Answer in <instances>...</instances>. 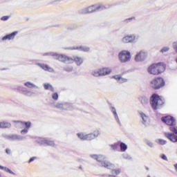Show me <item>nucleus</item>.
Wrapping results in <instances>:
<instances>
[{"mask_svg": "<svg viewBox=\"0 0 177 177\" xmlns=\"http://www.w3.org/2000/svg\"><path fill=\"white\" fill-rule=\"evenodd\" d=\"M113 147H117V145L115 144V145H113Z\"/></svg>", "mask_w": 177, "mask_h": 177, "instance_id": "42", "label": "nucleus"}, {"mask_svg": "<svg viewBox=\"0 0 177 177\" xmlns=\"http://www.w3.org/2000/svg\"><path fill=\"white\" fill-rule=\"evenodd\" d=\"M77 135L81 140H93V139H95V138H97V136L100 135V131H99V130H95L91 133L84 134L82 133H78Z\"/></svg>", "mask_w": 177, "mask_h": 177, "instance_id": "5", "label": "nucleus"}, {"mask_svg": "<svg viewBox=\"0 0 177 177\" xmlns=\"http://www.w3.org/2000/svg\"><path fill=\"white\" fill-rule=\"evenodd\" d=\"M169 130L171 132H174V133H176L177 135V127L176 126H171L169 127Z\"/></svg>", "mask_w": 177, "mask_h": 177, "instance_id": "24", "label": "nucleus"}, {"mask_svg": "<svg viewBox=\"0 0 177 177\" xmlns=\"http://www.w3.org/2000/svg\"><path fill=\"white\" fill-rule=\"evenodd\" d=\"M127 79H124L122 77H120V80H119L120 84H122V82H127Z\"/></svg>", "mask_w": 177, "mask_h": 177, "instance_id": "34", "label": "nucleus"}, {"mask_svg": "<svg viewBox=\"0 0 177 177\" xmlns=\"http://www.w3.org/2000/svg\"><path fill=\"white\" fill-rule=\"evenodd\" d=\"M44 87L46 91H51V92L55 91V88H53V86L50 84H44Z\"/></svg>", "mask_w": 177, "mask_h": 177, "instance_id": "18", "label": "nucleus"}, {"mask_svg": "<svg viewBox=\"0 0 177 177\" xmlns=\"http://www.w3.org/2000/svg\"><path fill=\"white\" fill-rule=\"evenodd\" d=\"M9 19V16H3L1 18V20H2V21H6V20Z\"/></svg>", "mask_w": 177, "mask_h": 177, "instance_id": "31", "label": "nucleus"}, {"mask_svg": "<svg viewBox=\"0 0 177 177\" xmlns=\"http://www.w3.org/2000/svg\"><path fill=\"white\" fill-rule=\"evenodd\" d=\"M165 136L171 140V142H174V143L177 142V136L173 133H165Z\"/></svg>", "mask_w": 177, "mask_h": 177, "instance_id": "8", "label": "nucleus"}, {"mask_svg": "<svg viewBox=\"0 0 177 177\" xmlns=\"http://www.w3.org/2000/svg\"><path fill=\"white\" fill-rule=\"evenodd\" d=\"M12 124L8 122H0V128L5 129V128H10Z\"/></svg>", "mask_w": 177, "mask_h": 177, "instance_id": "17", "label": "nucleus"}, {"mask_svg": "<svg viewBox=\"0 0 177 177\" xmlns=\"http://www.w3.org/2000/svg\"><path fill=\"white\" fill-rule=\"evenodd\" d=\"M92 75L94 77H100L101 76V75H100V70L98 69V70H95V71H93Z\"/></svg>", "mask_w": 177, "mask_h": 177, "instance_id": "22", "label": "nucleus"}, {"mask_svg": "<svg viewBox=\"0 0 177 177\" xmlns=\"http://www.w3.org/2000/svg\"><path fill=\"white\" fill-rule=\"evenodd\" d=\"M113 78H115V80H118V81H120L121 80V76L117 75L113 76Z\"/></svg>", "mask_w": 177, "mask_h": 177, "instance_id": "36", "label": "nucleus"}, {"mask_svg": "<svg viewBox=\"0 0 177 177\" xmlns=\"http://www.w3.org/2000/svg\"><path fill=\"white\" fill-rule=\"evenodd\" d=\"M161 120L162 122H165L166 125H169V127H175V125H176V120H175V118L171 115L162 117Z\"/></svg>", "mask_w": 177, "mask_h": 177, "instance_id": "6", "label": "nucleus"}, {"mask_svg": "<svg viewBox=\"0 0 177 177\" xmlns=\"http://www.w3.org/2000/svg\"><path fill=\"white\" fill-rule=\"evenodd\" d=\"M150 86L154 91H158V89L165 86V80L162 77H154L150 82Z\"/></svg>", "mask_w": 177, "mask_h": 177, "instance_id": "4", "label": "nucleus"}, {"mask_svg": "<svg viewBox=\"0 0 177 177\" xmlns=\"http://www.w3.org/2000/svg\"><path fill=\"white\" fill-rule=\"evenodd\" d=\"M0 177H1V174H0Z\"/></svg>", "mask_w": 177, "mask_h": 177, "instance_id": "45", "label": "nucleus"}, {"mask_svg": "<svg viewBox=\"0 0 177 177\" xmlns=\"http://www.w3.org/2000/svg\"><path fill=\"white\" fill-rule=\"evenodd\" d=\"M129 20H132V18H129Z\"/></svg>", "mask_w": 177, "mask_h": 177, "instance_id": "44", "label": "nucleus"}, {"mask_svg": "<svg viewBox=\"0 0 177 177\" xmlns=\"http://www.w3.org/2000/svg\"><path fill=\"white\" fill-rule=\"evenodd\" d=\"M76 49H80L81 50H83V52H89L90 50L89 47H80L77 48Z\"/></svg>", "mask_w": 177, "mask_h": 177, "instance_id": "25", "label": "nucleus"}, {"mask_svg": "<svg viewBox=\"0 0 177 177\" xmlns=\"http://www.w3.org/2000/svg\"><path fill=\"white\" fill-rule=\"evenodd\" d=\"M17 35V31L13 32L9 35H7L2 37V41H6V39H8L9 41L12 39H15V37Z\"/></svg>", "mask_w": 177, "mask_h": 177, "instance_id": "10", "label": "nucleus"}, {"mask_svg": "<svg viewBox=\"0 0 177 177\" xmlns=\"http://www.w3.org/2000/svg\"><path fill=\"white\" fill-rule=\"evenodd\" d=\"M160 158L162 160H165V161H168V158H167V156H165V154L160 155Z\"/></svg>", "mask_w": 177, "mask_h": 177, "instance_id": "30", "label": "nucleus"}, {"mask_svg": "<svg viewBox=\"0 0 177 177\" xmlns=\"http://www.w3.org/2000/svg\"><path fill=\"white\" fill-rule=\"evenodd\" d=\"M22 125V127H26V129H28L31 127V122H20L18 121Z\"/></svg>", "mask_w": 177, "mask_h": 177, "instance_id": "19", "label": "nucleus"}, {"mask_svg": "<svg viewBox=\"0 0 177 177\" xmlns=\"http://www.w3.org/2000/svg\"><path fill=\"white\" fill-rule=\"evenodd\" d=\"M39 67L45 71H53V69L45 64H39Z\"/></svg>", "mask_w": 177, "mask_h": 177, "instance_id": "16", "label": "nucleus"}, {"mask_svg": "<svg viewBox=\"0 0 177 177\" xmlns=\"http://www.w3.org/2000/svg\"><path fill=\"white\" fill-rule=\"evenodd\" d=\"M112 113L114 114L115 117H118L117 115V111H115V109L113 108Z\"/></svg>", "mask_w": 177, "mask_h": 177, "instance_id": "37", "label": "nucleus"}, {"mask_svg": "<svg viewBox=\"0 0 177 177\" xmlns=\"http://www.w3.org/2000/svg\"><path fill=\"white\" fill-rule=\"evenodd\" d=\"M135 59L136 62H142V60H145V59H146V53L142 51L140 52L136 55Z\"/></svg>", "mask_w": 177, "mask_h": 177, "instance_id": "12", "label": "nucleus"}, {"mask_svg": "<svg viewBox=\"0 0 177 177\" xmlns=\"http://www.w3.org/2000/svg\"><path fill=\"white\" fill-rule=\"evenodd\" d=\"M111 73V69L109 68H102L100 69V74L101 76L107 75Z\"/></svg>", "mask_w": 177, "mask_h": 177, "instance_id": "15", "label": "nucleus"}, {"mask_svg": "<svg viewBox=\"0 0 177 177\" xmlns=\"http://www.w3.org/2000/svg\"><path fill=\"white\" fill-rule=\"evenodd\" d=\"M52 97L54 99V100H57V99H59V95L57 93H54L52 95Z\"/></svg>", "mask_w": 177, "mask_h": 177, "instance_id": "28", "label": "nucleus"}, {"mask_svg": "<svg viewBox=\"0 0 177 177\" xmlns=\"http://www.w3.org/2000/svg\"><path fill=\"white\" fill-rule=\"evenodd\" d=\"M167 65L163 62L153 63L148 67L147 72L151 75H160L165 71Z\"/></svg>", "mask_w": 177, "mask_h": 177, "instance_id": "2", "label": "nucleus"}, {"mask_svg": "<svg viewBox=\"0 0 177 177\" xmlns=\"http://www.w3.org/2000/svg\"><path fill=\"white\" fill-rule=\"evenodd\" d=\"M135 41V36L130 35V36H126L122 39V42L124 44H129L131 42H133Z\"/></svg>", "mask_w": 177, "mask_h": 177, "instance_id": "13", "label": "nucleus"}, {"mask_svg": "<svg viewBox=\"0 0 177 177\" xmlns=\"http://www.w3.org/2000/svg\"><path fill=\"white\" fill-rule=\"evenodd\" d=\"M120 146V151H126L127 149H128V147L124 142H121Z\"/></svg>", "mask_w": 177, "mask_h": 177, "instance_id": "21", "label": "nucleus"}, {"mask_svg": "<svg viewBox=\"0 0 177 177\" xmlns=\"http://www.w3.org/2000/svg\"><path fill=\"white\" fill-rule=\"evenodd\" d=\"M158 142H159V145H162L167 144V141L166 140H161V139L158 140Z\"/></svg>", "mask_w": 177, "mask_h": 177, "instance_id": "29", "label": "nucleus"}, {"mask_svg": "<svg viewBox=\"0 0 177 177\" xmlns=\"http://www.w3.org/2000/svg\"><path fill=\"white\" fill-rule=\"evenodd\" d=\"M6 153L7 154H10V149H6Z\"/></svg>", "mask_w": 177, "mask_h": 177, "instance_id": "40", "label": "nucleus"}, {"mask_svg": "<svg viewBox=\"0 0 177 177\" xmlns=\"http://www.w3.org/2000/svg\"><path fill=\"white\" fill-rule=\"evenodd\" d=\"M174 48L175 49L176 52L177 53V42L174 44Z\"/></svg>", "mask_w": 177, "mask_h": 177, "instance_id": "39", "label": "nucleus"}, {"mask_svg": "<svg viewBox=\"0 0 177 177\" xmlns=\"http://www.w3.org/2000/svg\"><path fill=\"white\" fill-rule=\"evenodd\" d=\"M144 100H145V102H148V100H147V99H145Z\"/></svg>", "mask_w": 177, "mask_h": 177, "instance_id": "43", "label": "nucleus"}, {"mask_svg": "<svg viewBox=\"0 0 177 177\" xmlns=\"http://www.w3.org/2000/svg\"><path fill=\"white\" fill-rule=\"evenodd\" d=\"M98 9H100V6H91L84 10V13H93V12H96Z\"/></svg>", "mask_w": 177, "mask_h": 177, "instance_id": "11", "label": "nucleus"}, {"mask_svg": "<svg viewBox=\"0 0 177 177\" xmlns=\"http://www.w3.org/2000/svg\"><path fill=\"white\" fill-rule=\"evenodd\" d=\"M91 158H94V160H96V161H98L100 164L106 159L104 156L102 155H91Z\"/></svg>", "mask_w": 177, "mask_h": 177, "instance_id": "14", "label": "nucleus"}, {"mask_svg": "<svg viewBox=\"0 0 177 177\" xmlns=\"http://www.w3.org/2000/svg\"><path fill=\"white\" fill-rule=\"evenodd\" d=\"M112 173L114 174L115 175H120V174H121V169H113L112 170Z\"/></svg>", "mask_w": 177, "mask_h": 177, "instance_id": "27", "label": "nucleus"}, {"mask_svg": "<svg viewBox=\"0 0 177 177\" xmlns=\"http://www.w3.org/2000/svg\"><path fill=\"white\" fill-rule=\"evenodd\" d=\"M149 102L153 110H158V109H161V107H162L165 103L164 98L157 93H153L151 96Z\"/></svg>", "mask_w": 177, "mask_h": 177, "instance_id": "3", "label": "nucleus"}, {"mask_svg": "<svg viewBox=\"0 0 177 177\" xmlns=\"http://www.w3.org/2000/svg\"><path fill=\"white\" fill-rule=\"evenodd\" d=\"M0 169H3V171H5L6 172H8V174H10L11 175H15V172H13L12 170H10L9 168L8 167H5L3 166H1L0 165Z\"/></svg>", "mask_w": 177, "mask_h": 177, "instance_id": "20", "label": "nucleus"}, {"mask_svg": "<svg viewBox=\"0 0 177 177\" xmlns=\"http://www.w3.org/2000/svg\"><path fill=\"white\" fill-rule=\"evenodd\" d=\"M54 59L62 62V63H66L67 64H71L75 63L77 66H81L84 63V59L81 57L74 56L73 58L64 55L54 54Z\"/></svg>", "mask_w": 177, "mask_h": 177, "instance_id": "1", "label": "nucleus"}, {"mask_svg": "<svg viewBox=\"0 0 177 177\" xmlns=\"http://www.w3.org/2000/svg\"><path fill=\"white\" fill-rule=\"evenodd\" d=\"M174 167H175L176 171H177V163L176 165H174Z\"/></svg>", "mask_w": 177, "mask_h": 177, "instance_id": "41", "label": "nucleus"}, {"mask_svg": "<svg viewBox=\"0 0 177 177\" xmlns=\"http://www.w3.org/2000/svg\"><path fill=\"white\" fill-rule=\"evenodd\" d=\"M25 86H27L28 88H35V84L30 82H27L24 84Z\"/></svg>", "mask_w": 177, "mask_h": 177, "instance_id": "23", "label": "nucleus"}, {"mask_svg": "<svg viewBox=\"0 0 177 177\" xmlns=\"http://www.w3.org/2000/svg\"><path fill=\"white\" fill-rule=\"evenodd\" d=\"M65 71H73V66H65Z\"/></svg>", "mask_w": 177, "mask_h": 177, "instance_id": "32", "label": "nucleus"}, {"mask_svg": "<svg viewBox=\"0 0 177 177\" xmlns=\"http://www.w3.org/2000/svg\"><path fill=\"white\" fill-rule=\"evenodd\" d=\"M28 132V129H24L21 131V133H27Z\"/></svg>", "mask_w": 177, "mask_h": 177, "instance_id": "38", "label": "nucleus"}, {"mask_svg": "<svg viewBox=\"0 0 177 177\" xmlns=\"http://www.w3.org/2000/svg\"><path fill=\"white\" fill-rule=\"evenodd\" d=\"M119 59L122 63L129 62L131 60V53L129 51L123 50L119 54Z\"/></svg>", "mask_w": 177, "mask_h": 177, "instance_id": "7", "label": "nucleus"}, {"mask_svg": "<svg viewBox=\"0 0 177 177\" xmlns=\"http://www.w3.org/2000/svg\"><path fill=\"white\" fill-rule=\"evenodd\" d=\"M36 159H37V157L30 158V160H28V163L30 164V162H32V161H34Z\"/></svg>", "mask_w": 177, "mask_h": 177, "instance_id": "35", "label": "nucleus"}, {"mask_svg": "<svg viewBox=\"0 0 177 177\" xmlns=\"http://www.w3.org/2000/svg\"><path fill=\"white\" fill-rule=\"evenodd\" d=\"M101 167H103L104 168H107L108 169H111V168H113L114 165L110 161L105 159L103 162H102Z\"/></svg>", "mask_w": 177, "mask_h": 177, "instance_id": "9", "label": "nucleus"}, {"mask_svg": "<svg viewBox=\"0 0 177 177\" xmlns=\"http://www.w3.org/2000/svg\"><path fill=\"white\" fill-rule=\"evenodd\" d=\"M140 117L142 118V121H144V122H146V121L147 120V116H146L143 113H140Z\"/></svg>", "mask_w": 177, "mask_h": 177, "instance_id": "26", "label": "nucleus"}, {"mask_svg": "<svg viewBox=\"0 0 177 177\" xmlns=\"http://www.w3.org/2000/svg\"><path fill=\"white\" fill-rule=\"evenodd\" d=\"M168 50H169V48H167V47H165L163 48L162 50H161V52L162 53H164V52H168Z\"/></svg>", "mask_w": 177, "mask_h": 177, "instance_id": "33", "label": "nucleus"}]
</instances>
